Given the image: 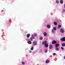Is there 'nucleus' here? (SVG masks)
Returning a JSON list of instances; mask_svg holds the SVG:
<instances>
[{
    "mask_svg": "<svg viewBox=\"0 0 65 65\" xmlns=\"http://www.w3.org/2000/svg\"><path fill=\"white\" fill-rule=\"evenodd\" d=\"M59 48H56L55 50H56V51H58V50H59Z\"/></svg>",
    "mask_w": 65,
    "mask_h": 65,
    "instance_id": "22",
    "label": "nucleus"
},
{
    "mask_svg": "<svg viewBox=\"0 0 65 65\" xmlns=\"http://www.w3.org/2000/svg\"><path fill=\"white\" fill-rule=\"evenodd\" d=\"M61 45L62 46H63V47H64V46H65V43H62L61 44Z\"/></svg>",
    "mask_w": 65,
    "mask_h": 65,
    "instance_id": "10",
    "label": "nucleus"
},
{
    "mask_svg": "<svg viewBox=\"0 0 65 65\" xmlns=\"http://www.w3.org/2000/svg\"><path fill=\"white\" fill-rule=\"evenodd\" d=\"M9 22H10V21H11V20L9 19Z\"/></svg>",
    "mask_w": 65,
    "mask_h": 65,
    "instance_id": "30",
    "label": "nucleus"
},
{
    "mask_svg": "<svg viewBox=\"0 0 65 65\" xmlns=\"http://www.w3.org/2000/svg\"><path fill=\"white\" fill-rule=\"evenodd\" d=\"M53 56H55V55H56V53H54L53 54Z\"/></svg>",
    "mask_w": 65,
    "mask_h": 65,
    "instance_id": "29",
    "label": "nucleus"
},
{
    "mask_svg": "<svg viewBox=\"0 0 65 65\" xmlns=\"http://www.w3.org/2000/svg\"><path fill=\"white\" fill-rule=\"evenodd\" d=\"M64 59H65V56H64Z\"/></svg>",
    "mask_w": 65,
    "mask_h": 65,
    "instance_id": "33",
    "label": "nucleus"
},
{
    "mask_svg": "<svg viewBox=\"0 0 65 65\" xmlns=\"http://www.w3.org/2000/svg\"><path fill=\"white\" fill-rule=\"evenodd\" d=\"M54 24L55 25H57V22H54Z\"/></svg>",
    "mask_w": 65,
    "mask_h": 65,
    "instance_id": "18",
    "label": "nucleus"
},
{
    "mask_svg": "<svg viewBox=\"0 0 65 65\" xmlns=\"http://www.w3.org/2000/svg\"><path fill=\"white\" fill-rule=\"evenodd\" d=\"M60 32L61 33H63V32H64V29H60Z\"/></svg>",
    "mask_w": 65,
    "mask_h": 65,
    "instance_id": "4",
    "label": "nucleus"
},
{
    "mask_svg": "<svg viewBox=\"0 0 65 65\" xmlns=\"http://www.w3.org/2000/svg\"><path fill=\"white\" fill-rule=\"evenodd\" d=\"M47 41H45L42 42V44L44 45V44H45L46 43Z\"/></svg>",
    "mask_w": 65,
    "mask_h": 65,
    "instance_id": "5",
    "label": "nucleus"
},
{
    "mask_svg": "<svg viewBox=\"0 0 65 65\" xmlns=\"http://www.w3.org/2000/svg\"><path fill=\"white\" fill-rule=\"evenodd\" d=\"M53 29L54 30H56V28L55 27H54L53 28Z\"/></svg>",
    "mask_w": 65,
    "mask_h": 65,
    "instance_id": "23",
    "label": "nucleus"
},
{
    "mask_svg": "<svg viewBox=\"0 0 65 65\" xmlns=\"http://www.w3.org/2000/svg\"><path fill=\"white\" fill-rule=\"evenodd\" d=\"M61 48L62 50H64V47H61Z\"/></svg>",
    "mask_w": 65,
    "mask_h": 65,
    "instance_id": "26",
    "label": "nucleus"
},
{
    "mask_svg": "<svg viewBox=\"0 0 65 65\" xmlns=\"http://www.w3.org/2000/svg\"><path fill=\"white\" fill-rule=\"evenodd\" d=\"M57 43V42L55 40H54L52 42V44H56Z\"/></svg>",
    "mask_w": 65,
    "mask_h": 65,
    "instance_id": "6",
    "label": "nucleus"
},
{
    "mask_svg": "<svg viewBox=\"0 0 65 65\" xmlns=\"http://www.w3.org/2000/svg\"><path fill=\"white\" fill-rule=\"evenodd\" d=\"M35 39V37L33 35H32L31 37L30 38V41H32L33 39Z\"/></svg>",
    "mask_w": 65,
    "mask_h": 65,
    "instance_id": "1",
    "label": "nucleus"
},
{
    "mask_svg": "<svg viewBox=\"0 0 65 65\" xmlns=\"http://www.w3.org/2000/svg\"><path fill=\"white\" fill-rule=\"evenodd\" d=\"M47 27L48 28H51V26L50 25H47Z\"/></svg>",
    "mask_w": 65,
    "mask_h": 65,
    "instance_id": "12",
    "label": "nucleus"
},
{
    "mask_svg": "<svg viewBox=\"0 0 65 65\" xmlns=\"http://www.w3.org/2000/svg\"><path fill=\"white\" fill-rule=\"evenodd\" d=\"M60 3L61 4H62L63 3V1L62 0H60Z\"/></svg>",
    "mask_w": 65,
    "mask_h": 65,
    "instance_id": "14",
    "label": "nucleus"
},
{
    "mask_svg": "<svg viewBox=\"0 0 65 65\" xmlns=\"http://www.w3.org/2000/svg\"><path fill=\"white\" fill-rule=\"evenodd\" d=\"M1 11H3V10H2Z\"/></svg>",
    "mask_w": 65,
    "mask_h": 65,
    "instance_id": "34",
    "label": "nucleus"
},
{
    "mask_svg": "<svg viewBox=\"0 0 65 65\" xmlns=\"http://www.w3.org/2000/svg\"><path fill=\"white\" fill-rule=\"evenodd\" d=\"M52 33H54V30L53 29H52Z\"/></svg>",
    "mask_w": 65,
    "mask_h": 65,
    "instance_id": "25",
    "label": "nucleus"
},
{
    "mask_svg": "<svg viewBox=\"0 0 65 65\" xmlns=\"http://www.w3.org/2000/svg\"><path fill=\"white\" fill-rule=\"evenodd\" d=\"M31 51H29V53H31Z\"/></svg>",
    "mask_w": 65,
    "mask_h": 65,
    "instance_id": "32",
    "label": "nucleus"
},
{
    "mask_svg": "<svg viewBox=\"0 0 65 65\" xmlns=\"http://www.w3.org/2000/svg\"><path fill=\"white\" fill-rule=\"evenodd\" d=\"M22 64H23V65H24V64H25V62H22Z\"/></svg>",
    "mask_w": 65,
    "mask_h": 65,
    "instance_id": "28",
    "label": "nucleus"
},
{
    "mask_svg": "<svg viewBox=\"0 0 65 65\" xmlns=\"http://www.w3.org/2000/svg\"><path fill=\"white\" fill-rule=\"evenodd\" d=\"M50 62V61L48 60L47 59V60L46 61V63H49Z\"/></svg>",
    "mask_w": 65,
    "mask_h": 65,
    "instance_id": "15",
    "label": "nucleus"
},
{
    "mask_svg": "<svg viewBox=\"0 0 65 65\" xmlns=\"http://www.w3.org/2000/svg\"><path fill=\"white\" fill-rule=\"evenodd\" d=\"M65 11V10L64 9L63 10V12H64V11Z\"/></svg>",
    "mask_w": 65,
    "mask_h": 65,
    "instance_id": "31",
    "label": "nucleus"
},
{
    "mask_svg": "<svg viewBox=\"0 0 65 65\" xmlns=\"http://www.w3.org/2000/svg\"><path fill=\"white\" fill-rule=\"evenodd\" d=\"M34 36L35 37H36V36H37V34H36V33L35 34Z\"/></svg>",
    "mask_w": 65,
    "mask_h": 65,
    "instance_id": "19",
    "label": "nucleus"
},
{
    "mask_svg": "<svg viewBox=\"0 0 65 65\" xmlns=\"http://www.w3.org/2000/svg\"><path fill=\"white\" fill-rule=\"evenodd\" d=\"M30 36V34H28L27 35V38H29V37Z\"/></svg>",
    "mask_w": 65,
    "mask_h": 65,
    "instance_id": "7",
    "label": "nucleus"
},
{
    "mask_svg": "<svg viewBox=\"0 0 65 65\" xmlns=\"http://www.w3.org/2000/svg\"><path fill=\"white\" fill-rule=\"evenodd\" d=\"M44 46L46 47H47L48 46V45L47 43H46L45 44Z\"/></svg>",
    "mask_w": 65,
    "mask_h": 65,
    "instance_id": "8",
    "label": "nucleus"
},
{
    "mask_svg": "<svg viewBox=\"0 0 65 65\" xmlns=\"http://www.w3.org/2000/svg\"><path fill=\"white\" fill-rule=\"evenodd\" d=\"M60 40L61 41H65V37L61 38L60 39Z\"/></svg>",
    "mask_w": 65,
    "mask_h": 65,
    "instance_id": "2",
    "label": "nucleus"
},
{
    "mask_svg": "<svg viewBox=\"0 0 65 65\" xmlns=\"http://www.w3.org/2000/svg\"><path fill=\"white\" fill-rule=\"evenodd\" d=\"M33 48H34L33 47H32L31 48L30 50H31V51H33Z\"/></svg>",
    "mask_w": 65,
    "mask_h": 65,
    "instance_id": "20",
    "label": "nucleus"
},
{
    "mask_svg": "<svg viewBox=\"0 0 65 65\" xmlns=\"http://www.w3.org/2000/svg\"><path fill=\"white\" fill-rule=\"evenodd\" d=\"M49 48L50 50L53 48V45H50L49 46Z\"/></svg>",
    "mask_w": 65,
    "mask_h": 65,
    "instance_id": "3",
    "label": "nucleus"
},
{
    "mask_svg": "<svg viewBox=\"0 0 65 65\" xmlns=\"http://www.w3.org/2000/svg\"><path fill=\"white\" fill-rule=\"evenodd\" d=\"M44 35L45 36H46L47 35V34H46V32H44Z\"/></svg>",
    "mask_w": 65,
    "mask_h": 65,
    "instance_id": "9",
    "label": "nucleus"
},
{
    "mask_svg": "<svg viewBox=\"0 0 65 65\" xmlns=\"http://www.w3.org/2000/svg\"><path fill=\"white\" fill-rule=\"evenodd\" d=\"M59 46V44H55V46L56 47H58V46Z\"/></svg>",
    "mask_w": 65,
    "mask_h": 65,
    "instance_id": "13",
    "label": "nucleus"
},
{
    "mask_svg": "<svg viewBox=\"0 0 65 65\" xmlns=\"http://www.w3.org/2000/svg\"><path fill=\"white\" fill-rule=\"evenodd\" d=\"M56 3H59V1L58 0H57L56 1Z\"/></svg>",
    "mask_w": 65,
    "mask_h": 65,
    "instance_id": "24",
    "label": "nucleus"
},
{
    "mask_svg": "<svg viewBox=\"0 0 65 65\" xmlns=\"http://www.w3.org/2000/svg\"><path fill=\"white\" fill-rule=\"evenodd\" d=\"M28 44H31V43H32V42H31L30 41H29L28 42Z\"/></svg>",
    "mask_w": 65,
    "mask_h": 65,
    "instance_id": "17",
    "label": "nucleus"
},
{
    "mask_svg": "<svg viewBox=\"0 0 65 65\" xmlns=\"http://www.w3.org/2000/svg\"><path fill=\"white\" fill-rule=\"evenodd\" d=\"M61 25H58V29H59V28H61Z\"/></svg>",
    "mask_w": 65,
    "mask_h": 65,
    "instance_id": "16",
    "label": "nucleus"
},
{
    "mask_svg": "<svg viewBox=\"0 0 65 65\" xmlns=\"http://www.w3.org/2000/svg\"><path fill=\"white\" fill-rule=\"evenodd\" d=\"M36 43L37 42H36L35 41H34L33 42V44L34 45H36Z\"/></svg>",
    "mask_w": 65,
    "mask_h": 65,
    "instance_id": "11",
    "label": "nucleus"
},
{
    "mask_svg": "<svg viewBox=\"0 0 65 65\" xmlns=\"http://www.w3.org/2000/svg\"><path fill=\"white\" fill-rule=\"evenodd\" d=\"M42 39H43V38L42 37H41L40 38V40H42Z\"/></svg>",
    "mask_w": 65,
    "mask_h": 65,
    "instance_id": "21",
    "label": "nucleus"
},
{
    "mask_svg": "<svg viewBox=\"0 0 65 65\" xmlns=\"http://www.w3.org/2000/svg\"><path fill=\"white\" fill-rule=\"evenodd\" d=\"M45 53L47 52V50L45 49Z\"/></svg>",
    "mask_w": 65,
    "mask_h": 65,
    "instance_id": "27",
    "label": "nucleus"
}]
</instances>
